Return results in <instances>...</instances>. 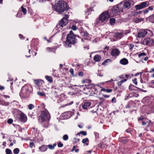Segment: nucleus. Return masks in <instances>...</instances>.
<instances>
[{
	"mask_svg": "<svg viewBox=\"0 0 154 154\" xmlns=\"http://www.w3.org/2000/svg\"><path fill=\"white\" fill-rule=\"evenodd\" d=\"M53 94L54 96L56 97L59 96V94L58 93V92L55 90L53 91Z\"/></svg>",
	"mask_w": 154,
	"mask_h": 154,
	"instance_id": "38",
	"label": "nucleus"
},
{
	"mask_svg": "<svg viewBox=\"0 0 154 154\" xmlns=\"http://www.w3.org/2000/svg\"><path fill=\"white\" fill-rule=\"evenodd\" d=\"M39 150L41 152H45L48 149V146L47 145H43L39 147Z\"/></svg>",
	"mask_w": 154,
	"mask_h": 154,
	"instance_id": "21",
	"label": "nucleus"
},
{
	"mask_svg": "<svg viewBox=\"0 0 154 154\" xmlns=\"http://www.w3.org/2000/svg\"><path fill=\"white\" fill-rule=\"evenodd\" d=\"M129 139L128 138L122 137L119 139V141L123 143H126L129 141Z\"/></svg>",
	"mask_w": 154,
	"mask_h": 154,
	"instance_id": "22",
	"label": "nucleus"
},
{
	"mask_svg": "<svg viewBox=\"0 0 154 154\" xmlns=\"http://www.w3.org/2000/svg\"><path fill=\"white\" fill-rule=\"evenodd\" d=\"M69 15L68 14H65L64 15V17L57 24L56 27L57 28H60L61 27H63L65 26L68 22V18H69Z\"/></svg>",
	"mask_w": 154,
	"mask_h": 154,
	"instance_id": "7",
	"label": "nucleus"
},
{
	"mask_svg": "<svg viewBox=\"0 0 154 154\" xmlns=\"http://www.w3.org/2000/svg\"><path fill=\"white\" fill-rule=\"evenodd\" d=\"M46 50L48 52H53L55 53L56 50V48L54 47L51 48L48 47L46 48Z\"/></svg>",
	"mask_w": 154,
	"mask_h": 154,
	"instance_id": "26",
	"label": "nucleus"
},
{
	"mask_svg": "<svg viewBox=\"0 0 154 154\" xmlns=\"http://www.w3.org/2000/svg\"><path fill=\"white\" fill-rule=\"evenodd\" d=\"M130 29L122 31V32L115 33L114 34V37L116 40L120 39L125 35L127 34L130 32Z\"/></svg>",
	"mask_w": 154,
	"mask_h": 154,
	"instance_id": "9",
	"label": "nucleus"
},
{
	"mask_svg": "<svg viewBox=\"0 0 154 154\" xmlns=\"http://www.w3.org/2000/svg\"><path fill=\"white\" fill-rule=\"evenodd\" d=\"M74 86H78L80 88H82L83 89L81 90H80V91H84V88H85V85H73Z\"/></svg>",
	"mask_w": 154,
	"mask_h": 154,
	"instance_id": "52",
	"label": "nucleus"
},
{
	"mask_svg": "<svg viewBox=\"0 0 154 154\" xmlns=\"http://www.w3.org/2000/svg\"><path fill=\"white\" fill-rule=\"evenodd\" d=\"M13 151L14 154H18L20 150L18 148H16L13 150Z\"/></svg>",
	"mask_w": 154,
	"mask_h": 154,
	"instance_id": "40",
	"label": "nucleus"
},
{
	"mask_svg": "<svg viewBox=\"0 0 154 154\" xmlns=\"http://www.w3.org/2000/svg\"><path fill=\"white\" fill-rule=\"evenodd\" d=\"M138 88L137 87H136L135 86H134V85H132V84H130V85L129 86V91H132L134 90H135V88Z\"/></svg>",
	"mask_w": 154,
	"mask_h": 154,
	"instance_id": "32",
	"label": "nucleus"
},
{
	"mask_svg": "<svg viewBox=\"0 0 154 154\" xmlns=\"http://www.w3.org/2000/svg\"><path fill=\"white\" fill-rule=\"evenodd\" d=\"M35 147L34 143L33 142H30L29 143V147L30 148H32L33 147Z\"/></svg>",
	"mask_w": 154,
	"mask_h": 154,
	"instance_id": "49",
	"label": "nucleus"
},
{
	"mask_svg": "<svg viewBox=\"0 0 154 154\" xmlns=\"http://www.w3.org/2000/svg\"><path fill=\"white\" fill-rule=\"evenodd\" d=\"M128 45L129 46V49L132 51L133 48L134 47V45L133 44H128Z\"/></svg>",
	"mask_w": 154,
	"mask_h": 154,
	"instance_id": "51",
	"label": "nucleus"
},
{
	"mask_svg": "<svg viewBox=\"0 0 154 154\" xmlns=\"http://www.w3.org/2000/svg\"><path fill=\"white\" fill-rule=\"evenodd\" d=\"M76 35H75L72 31H70L66 37V40L63 42L64 46L66 47H71L72 45H74L77 42L76 38ZM77 36L79 37L78 35Z\"/></svg>",
	"mask_w": 154,
	"mask_h": 154,
	"instance_id": "3",
	"label": "nucleus"
},
{
	"mask_svg": "<svg viewBox=\"0 0 154 154\" xmlns=\"http://www.w3.org/2000/svg\"><path fill=\"white\" fill-rule=\"evenodd\" d=\"M142 44L149 46H154V41L151 38H146L143 40Z\"/></svg>",
	"mask_w": 154,
	"mask_h": 154,
	"instance_id": "11",
	"label": "nucleus"
},
{
	"mask_svg": "<svg viewBox=\"0 0 154 154\" xmlns=\"http://www.w3.org/2000/svg\"><path fill=\"white\" fill-rule=\"evenodd\" d=\"M94 134L95 136V138L97 139H98L100 137L99 133L97 132H94Z\"/></svg>",
	"mask_w": 154,
	"mask_h": 154,
	"instance_id": "42",
	"label": "nucleus"
},
{
	"mask_svg": "<svg viewBox=\"0 0 154 154\" xmlns=\"http://www.w3.org/2000/svg\"><path fill=\"white\" fill-rule=\"evenodd\" d=\"M5 152L6 154H12L11 150L9 149H6L5 150Z\"/></svg>",
	"mask_w": 154,
	"mask_h": 154,
	"instance_id": "43",
	"label": "nucleus"
},
{
	"mask_svg": "<svg viewBox=\"0 0 154 154\" xmlns=\"http://www.w3.org/2000/svg\"><path fill=\"white\" fill-rule=\"evenodd\" d=\"M21 10L23 13L24 15H25L27 11L26 8H24L23 6L21 7Z\"/></svg>",
	"mask_w": 154,
	"mask_h": 154,
	"instance_id": "44",
	"label": "nucleus"
},
{
	"mask_svg": "<svg viewBox=\"0 0 154 154\" xmlns=\"http://www.w3.org/2000/svg\"><path fill=\"white\" fill-rule=\"evenodd\" d=\"M146 53H145L144 52H142V53H140L138 55V56L139 57H140L142 56H146Z\"/></svg>",
	"mask_w": 154,
	"mask_h": 154,
	"instance_id": "59",
	"label": "nucleus"
},
{
	"mask_svg": "<svg viewBox=\"0 0 154 154\" xmlns=\"http://www.w3.org/2000/svg\"><path fill=\"white\" fill-rule=\"evenodd\" d=\"M142 78L146 83H147L149 80V77L148 75L144 74L142 76Z\"/></svg>",
	"mask_w": 154,
	"mask_h": 154,
	"instance_id": "28",
	"label": "nucleus"
},
{
	"mask_svg": "<svg viewBox=\"0 0 154 154\" xmlns=\"http://www.w3.org/2000/svg\"><path fill=\"white\" fill-rule=\"evenodd\" d=\"M10 103L9 102H6L5 101H2L1 103V104L5 106H8L9 104Z\"/></svg>",
	"mask_w": 154,
	"mask_h": 154,
	"instance_id": "47",
	"label": "nucleus"
},
{
	"mask_svg": "<svg viewBox=\"0 0 154 154\" xmlns=\"http://www.w3.org/2000/svg\"><path fill=\"white\" fill-rule=\"evenodd\" d=\"M33 93L32 87L28 84L23 86L19 93V95L22 99H26L29 97Z\"/></svg>",
	"mask_w": 154,
	"mask_h": 154,
	"instance_id": "1",
	"label": "nucleus"
},
{
	"mask_svg": "<svg viewBox=\"0 0 154 154\" xmlns=\"http://www.w3.org/2000/svg\"><path fill=\"white\" fill-rule=\"evenodd\" d=\"M63 139L64 141L67 140L69 139V137L68 135L65 134L63 137Z\"/></svg>",
	"mask_w": 154,
	"mask_h": 154,
	"instance_id": "41",
	"label": "nucleus"
},
{
	"mask_svg": "<svg viewBox=\"0 0 154 154\" xmlns=\"http://www.w3.org/2000/svg\"><path fill=\"white\" fill-rule=\"evenodd\" d=\"M143 19L142 18H136L134 19V21L136 23H138L140 22L143 21Z\"/></svg>",
	"mask_w": 154,
	"mask_h": 154,
	"instance_id": "31",
	"label": "nucleus"
},
{
	"mask_svg": "<svg viewBox=\"0 0 154 154\" xmlns=\"http://www.w3.org/2000/svg\"><path fill=\"white\" fill-rule=\"evenodd\" d=\"M111 60L110 59H107L106 60H105L102 64V65H105L107 63L109 62H111Z\"/></svg>",
	"mask_w": 154,
	"mask_h": 154,
	"instance_id": "45",
	"label": "nucleus"
},
{
	"mask_svg": "<svg viewBox=\"0 0 154 154\" xmlns=\"http://www.w3.org/2000/svg\"><path fill=\"white\" fill-rule=\"evenodd\" d=\"M88 33L86 31L84 32L83 33H82V34L81 35L82 36L84 37H88Z\"/></svg>",
	"mask_w": 154,
	"mask_h": 154,
	"instance_id": "37",
	"label": "nucleus"
},
{
	"mask_svg": "<svg viewBox=\"0 0 154 154\" xmlns=\"http://www.w3.org/2000/svg\"><path fill=\"white\" fill-rule=\"evenodd\" d=\"M13 122V120L11 119H9L7 121V122L9 124H11Z\"/></svg>",
	"mask_w": 154,
	"mask_h": 154,
	"instance_id": "56",
	"label": "nucleus"
},
{
	"mask_svg": "<svg viewBox=\"0 0 154 154\" xmlns=\"http://www.w3.org/2000/svg\"><path fill=\"white\" fill-rule=\"evenodd\" d=\"M78 74L79 76H80L81 77H82L84 75V73H83V72L82 71H80V72H79Z\"/></svg>",
	"mask_w": 154,
	"mask_h": 154,
	"instance_id": "63",
	"label": "nucleus"
},
{
	"mask_svg": "<svg viewBox=\"0 0 154 154\" xmlns=\"http://www.w3.org/2000/svg\"><path fill=\"white\" fill-rule=\"evenodd\" d=\"M133 83H134L135 85H137V79L136 78H134L132 79Z\"/></svg>",
	"mask_w": 154,
	"mask_h": 154,
	"instance_id": "54",
	"label": "nucleus"
},
{
	"mask_svg": "<svg viewBox=\"0 0 154 154\" xmlns=\"http://www.w3.org/2000/svg\"><path fill=\"white\" fill-rule=\"evenodd\" d=\"M128 63V60L125 58H123L121 59L120 61V63L123 65H126Z\"/></svg>",
	"mask_w": 154,
	"mask_h": 154,
	"instance_id": "25",
	"label": "nucleus"
},
{
	"mask_svg": "<svg viewBox=\"0 0 154 154\" xmlns=\"http://www.w3.org/2000/svg\"><path fill=\"white\" fill-rule=\"evenodd\" d=\"M37 94L39 96L42 97H45V94L44 92H42L40 91H38Z\"/></svg>",
	"mask_w": 154,
	"mask_h": 154,
	"instance_id": "36",
	"label": "nucleus"
},
{
	"mask_svg": "<svg viewBox=\"0 0 154 154\" xmlns=\"http://www.w3.org/2000/svg\"><path fill=\"white\" fill-rule=\"evenodd\" d=\"M51 118L50 115L48 111L46 110L41 112L40 116L38 118V121L45 128L48 127V122L46 120L49 121Z\"/></svg>",
	"mask_w": 154,
	"mask_h": 154,
	"instance_id": "4",
	"label": "nucleus"
},
{
	"mask_svg": "<svg viewBox=\"0 0 154 154\" xmlns=\"http://www.w3.org/2000/svg\"><path fill=\"white\" fill-rule=\"evenodd\" d=\"M149 33L150 35H152V33L151 30L147 29H141L139 31L137 37L138 38H142L146 36L147 33Z\"/></svg>",
	"mask_w": 154,
	"mask_h": 154,
	"instance_id": "10",
	"label": "nucleus"
},
{
	"mask_svg": "<svg viewBox=\"0 0 154 154\" xmlns=\"http://www.w3.org/2000/svg\"><path fill=\"white\" fill-rule=\"evenodd\" d=\"M15 116L16 120L23 123L26 122L27 117L24 113L17 109H15Z\"/></svg>",
	"mask_w": 154,
	"mask_h": 154,
	"instance_id": "5",
	"label": "nucleus"
},
{
	"mask_svg": "<svg viewBox=\"0 0 154 154\" xmlns=\"http://www.w3.org/2000/svg\"><path fill=\"white\" fill-rule=\"evenodd\" d=\"M85 88H84V90H85L86 89H91L94 88V85L92 84H90L88 85H85Z\"/></svg>",
	"mask_w": 154,
	"mask_h": 154,
	"instance_id": "27",
	"label": "nucleus"
},
{
	"mask_svg": "<svg viewBox=\"0 0 154 154\" xmlns=\"http://www.w3.org/2000/svg\"><path fill=\"white\" fill-rule=\"evenodd\" d=\"M69 8L68 4L63 1H59L54 6L55 10L59 14L66 13Z\"/></svg>",
	"mask_w": 154,
	"mask_h": 154,
	"instance_id": "2",
	"label": "nucleus"
},
{
	"mask_svg": "<svg viewBox=\"0 0 154 154\" xmlns=\"http://www.w3.org/2000/svg\"><path fill=\"white\" fill-rule=\"evenodd\" d=\"M122 5L124 8L123 9H128L131 8V2L128 1H125L122 2Z\"/></svg>",
	"mask_w": 154,
	"mask_h": 154,
	"instance_id": "15",
	"label": "nucleus"
},
{
	"mask_svg": "<svg viewBox=\"0 0 154 154\" xmlns=\"http://www.w3.org/2000/svg\"><path fill=\"white\" fill-rule=\"evenodd\" d=\"M115 19L114 18H111L109 20V22L111 25H113L115 23Z\"/></svg>",
	"mask_w": 154,
	"mask_h": 154,
	"instance_id": "39",
	"label": "nucleus"
},
{
	"mask_svg": "<svg viewBox=\"0 0 154 154\" xmlns=\"http://www.w3.org/2000/svg\"><path fill=\"white\" fill-rule=\"evenodd\" d=\"M139 96V95L138 94L135 93L131 94L130 93V94H128V96L125 98V100H127L129 98H130L133 96L137 97Z\"/></svg>",
	"mask_w": 154,
	"mask_h": 154,
	"instance_id": "20",
	"label": "nucleus"
},
{
	"mask_svg": "<svg viewBox=\"0 0 154 154\" xmlns=\"http://www.w3.org/2000/svg\"><path fill=\"white\" fill-rule=\"evenodd\" d=\"M28 115L32 119H34L35 118V116H36V113L34 112H29Z\"/></svg>",
	"mask_w": 154,
	"mask_h": 154,
	"instance_id": "34",
	"label": "nucleus"
},
{
	"mask_svg": "<svg viewBox=\"0 0 154 154\" xmlns=\"http://www.w3.org/2000/svg\"><path fill=\"white\" fill-rule=\"evenodd\" d=\"M72 116V112L70 111L65 112L61 114V116L64 119L70 118Z\"/></svg>",
	"mask_w": 154,
	"mask_h": 154,
	"instance_id": "13",
	"label": "nucleus"
},
{
	"mask_svg": "<svg viewBox=\"0 0 154 154\" xmlns=\"http://www.w3.org/2000/svg\"><path fill=\"white\" fill-rule=\"evenodd\" d=\"M101 56L98 54L95 55L93 59L96 62H99L101 60Z\"/></svg>",
	"mask_w": 154,
	"mask_h": 154,
	"instance_id": "23",
	"label": "nucleus"
},
{
	"mask_svg": "<svg viewBox=\"0 0 154 154\" xmlns=\"http://www.w3.org/2000/svg\"><path fill=\"white\" fill-rule=\"evenodd\" d=\"M46 79L50 83H52L53 82L52 78L51 76L47 75L45 76Z\"/></svg>",
	"mask_w": 154,
	"mask_h": 154,
	"instance_id": "33",
	"label": "nucleus"
},
{
	"mask_svg": "<svg viewBox=\"0 0 154 154\" xmlns=\"http://www.w3.org/2000/svg\"><path fill=\"white\" fill-rule=\"evenodd\" d=\"M134 104L135 103L133 101L130 100L128 103L125 107L126 109H130L134 106Z\"/></svg>",
	"mask_w": 154,
	"mask_h": 154,
	"instance_id": "19",
	"label": "nucleus"
},
{
	"mask_svg": "<svg viewBox=\"0 0 154 154\" xmlns=\"http://www.w3.org/2000/svg\"><path fill=\"white\" fill-rule=\"evenodd\" d=\"M16 17L19 18H20L22 17V14L21 13V11H20L18 12L17 14Z\"/></svg>",
	"mask_w": 154,
	"mask_h": 154,
	"instance_id": "50",
	"label": "nucleus"
},
{
	"mask_svg": "<svg viewBox=\"0 0 154 154\" xmlns=\"http://www.w3.org/2000/svg\"><path fill=\"white\" fill-rule=\"evenodd\" d=\"M97 75L98 76H99L100 77H102L103 76V74L100 71H98L97 73Z\"/></svg>",
	"mask_w": 154,
	"mask_h": 154,
	"instance_id": "64",
	"label": "nucleus"
},
{
	"mask_svg": "<svg viewBox=\"0 0 154 154\" xmlns=\"http://www.w3.org/2000/svg\"><path fill=\"white\" fill-rule=\"evenodd\" d=\"M79 133L82 134L83 136H86L87 134V132L85 131H80L79 132Z\"/></svg>",
	"mask_w": 154,
	"mask_h": 154,
	"instance_id": "53",
	"label": "nucleus"
},
{
	"mask_svg": "<svg viewBox=\"0 0 154 154\" xmlns=\"http://www.w3.org/2000/svg\"><path fill=\"white\" fill-rule=\"evenodd\" d=\"M122 3L121 2L113 7L112 9V12L113 14L118 15L120 12L124 11L123 8L122 7Z\"/></svg>",
	"mask_w": 154,
	"mask_h": 154,
	"instance_id": "8",
	"label": "nucleus"
},
{
	"mask_svg": "<svg viewBox=\"0 0 154 154\" xmlns=\"http://www.w3.org/2000/svg\"><path fill=\"white\" fill-rule=\"evenodd\" d=\"M89 141L88 139L87 138H84L82 140V143H85L86 142H88Z\"/></svg>",
	"mask_w": 154,
	"mask_h": 154,
	"instance_id": "48",
	"label": "nucleus"
},
{
	"mask_svg": "<svg viewBox=\"0 0 154 154\" xmlns=\"http://www.w3.org/2000/svg\"><path fill=\"white\" fill-rule=\"evenodd\" d=\"M72 29L73 30H75L77 29V26L75 25H72Z\"/></svg>",
	"mask_w": 154,
	"mask_h": 154,
	"instance_id": "62",
	"label": "nucleus"
},
{
	"mask_svg": "<svg viewBox=\"0 0 154 154\" xmlns=\"http://www.w3.org/2000/svg\"><path fill=\"white\" fill-rule=\"evenodd\" d=\"M85 31V30L82 27H81L80 29V32L81 35L82 34V33H83V32Z\"/></svg>",
	"mask_w": 154,
	"mask_h": 154,
	"instance_id": "61",
	"label": "nucleus"
},
{
	"mask_svg": "<svg viewBox=\"0 0 154 154\" xmlns=\"http://www.w3.org/2000/svg\"><path fill=\"white\" fill-rule=\"evenodd\" d=\"M149 3L148 1L144 2L140 4L136 5L135 8L137 10L142 9L147 7L149 5Z\"/></svg>",
	"mask_w": 154,
	"mask_h": 154,
	"instance_id": "12",
	"label": "nucleus"
},
{
	"mask_svg": "<svg viewBox=\"0 0 154 154\" xmlns=\"http://www.w3.org/2000/svg\"><path fill=\"white\" fill-rule=\"evenodd\" d=\"M154 6H152L149 7L148 8H147L148 11L149 10L152 11L154 9Z\"/></svg>",
	"mask_w": 154,
	"mask_h": 154,
	"instance_id": "58",
	"label": "nucleus"
},
{
	"mask_svg": "<svg viewBox=\"0 0 154 154\" xmlns=\"http://www.w3.org/2000/svg\"><path fill=\"white\" fill-rule=\"evenodd\" d=\"M93 8L92 7H91L87 9L86 11H85V12L86 13H88V15L89 14H90L92 11H94V10L93 9Z\"/></svg>",
	"mask_w": 154,
	"mask_h": 154,
	"instance_id": "35",
	"label": "nucleus"
},
{
	"mask_svg": "<svg viewBox=\"0 0 154 154\" xmlns=\"http://www.w3.org/2000/svg\"><path fill=\"white\" fill-rule=\"evenodd\" d=\"M91 103L89 101H85L81 105L82 107L85 110H87L90 108Z\"/></svg>",
	"mask_w": 154,
	"mask_h": 154,
	"instance_id": "17",
	"label": "nucleus"
},
{
	"mask_svg": "<svg viewBox=\"0 0 154 154\" xmlns=\"http://www.w3.org/2000/svg\"><path fill=\"white\" fill-rule=\"evenodd\" d=\"M120 54V51L119 50L116 48H114L112 49L111 54L112 57H115L116 58Z\"/></svg>",
	"mask_w": 154,
	"mask_h": 154,
	"instance_id": "14",
	"label": "nucleus"
},
{
	"mask_svg": "<svg viewBox=\"0 0 154 154\" xmlns=\"http://www.w3.org/2000/svg\"><path fill=\"white\" fill-rule=\"evenodd\" d=\"M149 11L147 9V8L145 9L144 10H143L140 11V12L141 13H143L144 14H147L149 12Z\"/></svg>",
	"mask_w": 154,
	"mask_h": 154,
	"instance_id": "46",
	"label": "nucleus"
},
{
	"mask_svg": "<svg viewBox=\"0 0 154 154\" xmlns=\"http://www.w3.org/2000/svg\"><path fill=\"white\" fill-rule=\"evenodd\" d=\"M110 17L108 11H104L99 15V17L97 19L96 23L98 24L100 21L106 22Z\"/></svg>",
	"mask_w": 154,
	"mask_h": 154,
	"instance_id": "6",
	"label": "nucleus"
},
{
	"mask_svg": "<svg viewBox=\"0 0 154 154\" xmlns=\"http://www.w3.org/2000/svg\"><path fill=\"white\" fill-rule=\"evenodd\" d=\"M153 123L149 119L146 118L143 122H142V125L143 126L147 125V127H151Z\"/></svg>",
	"mask_w": 154,
	"mask_h": 154,
	"instance_id": "16",
	"label": "nucleus"
},
{
	"mask_svg": "<svg viewBox=\"0 0 154 154\" xmlns=\"http://www.w3.org/2000/svg\"><path fill=\"white\" fill-rule=\"evenodd\" d=\"M56 143H54L53 145L49 144L48 145H47V146H48V148L51 150H52L54 149L55 147L56 146Z\"/></svg>",
	"mask_w": 154,
	"mask_h": 154,
	"instance_id": "30",
	"label": "nucleus"
},
{
	"mask_svg": "<svg viewBox=\"0 0 154 154\" xmlns=\"http://www.w3.org/2000/svg\"><path fill=\"white\" fill-rule=\"evenodd\" d=\"M58 146L59 147H61L63 146V144L61 142H60L57 144Z\"/></svg>",
	"mask_w": 154,
	"mask_h": 154,
	"instance_id": "60",
	"label": "nucleus"
},
{
	"mask_svg": "<svg viewBox=\"0 0 154 154\" xmlns=\"http://www.w3.org/2000/svg\"><path fill=\"white\" fill-rule=\"evenodd\" d=\"M34 107V105L32 104H29L28 106L29 109L31 110Z\"/></svg>",
	"mask_w": 154,
	"mask_h": 154,
	"instance_id": "55",
	"label": "nucleus"
},
{
	"mask_svg": "<svg viewBox=\"0 0 154 154\" xmlns=\"http://www.w3.org/2000/svg\"><path fill=\"white\" fill-rule=\"evenodd\" d=\"M146 118L144 117L143 116H141L140 117H138L137 118V120L138 122L140 123L141 122L142 123V122H143L144 120Z\"/></svg>",
	"mask_w": 154,
	"mask_h": 154,
	"instance_id": "29",
	"label": "nucleus"
},
{
	"mask_svg": "<svg viewBox=\"0 0 154 154\" xmlns=\"http://www.w3.org/2000/svg\"><path fill=\"white\" fill-rule=\"evenodd\" d=\"M147 21L154 23V14H152L146 18Z\"/></svg>",
	"mask_w": 154,
	"mask_h": 154,
	"instance_id": "24",
	"label": "nucleus"
},
{
	"mask_svg": "<svg viewBox=\"0 0 154 154\" xmlns=\"http://www.w3.org/2000/svg\"><path fill=\"white\" fill-rule=\"evenodd\" d=\"M28 12L30 15H32L34 14L33 10L29 8Z\"/></svg>",
	"mask_w": 154,
	"mask_h": 154,
	"instance_id": "57",
	"label": "nucleus"
},
{
	"mask_svg": "<svg viewBox=\"0 0 154 154\" xmlns=\"http://www.w3.org/2000/svg\"><path fill=\"white\" fill-rule=\"evenodd\" d=\"M33 81L34 84L38 87H41L44 83V81L42 79H34Z\"/></svg>",
	"mask_w": 154,
	"mask_h": 154,
	"instance_id": "18",
	"label": "nucleus"
}]
</instances>
